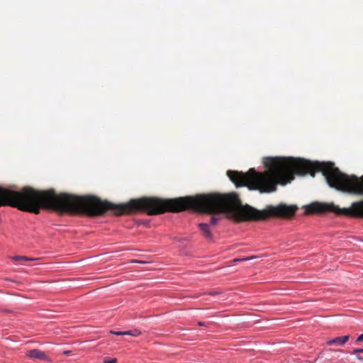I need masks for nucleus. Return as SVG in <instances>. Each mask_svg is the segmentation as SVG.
<instances>
[{
    "instance_id": "1",
    "label": "nucleus",
    "mask_w": 363,
    "mask_h": 363,
    "mask_svg": "<svg viewBox=\"0 0 363 363\" xmlns=\"http://www.w3.org/2000/svg\"><path fill=\"white\" fill-rule=\"evenodd\" d=\"M263 164L268 169L263 172L252 168L246 173L228 170L227 175L236 186L271 193L277 190L278 184L285 185L294 180L295 174L315 177L316 172H320L330 187L342 193L363 196V176L342 173L332 162L311 163L293 157H267L263 159Z\"/></svg>"
},
{
    "instance_id": "2",
    "label": "nucleus",
    "mask_w": 363,
    "mask_h": 363,
    "mask_svg": "<svg viewBox=\"0 0 363 363\" xmlns=\"http://www.w3.org/2000/svg\"><path fill=\"white\" fill-rule=\"evenodd\" d=\"M6 206L35 214L40 213L42 208L74 214V194H57L52 189L39 191L30 186L15 191L0 186V207Z\"/></svg>"
},
{
    "instance_id": "3",
    "label": "nucleus",
    "mask_w": 363,
    "mask_h": 363,
    "mask_svg": "<svg viewBox=\"0 0 363 363\" xmlns=\"http://www.w3.org/2000/svg\"><path fill=\"white\" fill-rule=\"evenodd\" d=\"M345 216L363 218V200L353 202L350 208H345Z\"/></svg>"
},
{
    "instance_id": "4",
    "label": "nucleus",
    "mask_w": 363,
    "mask_h": 363,
    "mask_svg": "<svg viewBox=\"0 0 363 363\" xmlns=\"http://www.w3.org/2000/svg\"><path fill=\"white\" fill-rule=\"evenodd\" d=\"M26 355L31 359L50 361V358L47 356V354L44 352H42L38 349L28 351Z\"/></svg>"
},
{
    "instance_id": "5",
    "label": "nucleus",
    "mask_w": 363,
    "mask_h": 363,
    "mask_svg": "<svg viewBox=\"0 0 363 363\" xmlns=\"http://www.w3.org/2000/svg\"><path fill=\"white\" fill-rule=\"evenodd\" d=\"M349 339H350V335L337 337L335 338H333L332 340L327 341L326 345H344L349 340Z\"/></svg>"
},
{
    "instance_id": "6",
    "label": "nucleus",
    "mask_w": 363,
    "mask_h": 363,
    "mask_svg": "<svg viewBox=\"0 0 363 363\" xmlns=\"http://www.w3.org/2000/svg\"><path fill=\"white\" fill-rule=\"evenodd\" d=\"M199 227L206 239L212 240L213 236L208 224L201 223L199 224Z\"/></svg>"
},
{
    "instance_id": "7",
    "label": "nucleus",
    "mask_w": 363,
    "mask_h": 363,
    "mask_svg": "<svg viewBox=\"0 0 363 363\" xmlns=\"http://www.w3.org/2000/svg\"><path fill=\"white\" fill-rule=\"evenodd\" d=\"M141 334V332L139 330H127L125 331V335H131L133 337H138Z\"/></svg>"
},
{
    "instance_id": "8",
    "label": "nucleus",
    "mask_w": 363,
    "mask_h": 363,
    "mask_svg": "<svg viewBox=\"0 0 363 363\" xmlns=\"http://www.w3.org/2000/svg\"><path fill=\"white\" fill-rule=\"evenodd\" d=\"M12 259L16 261H31L35 259L33 258H29L25 256H16L12 257Z\"/></svg>"
},
{
    "instance_id": "9",
    "label": "nucleus",
    "mask_w": 363,
    "mask_h": 363,
    "mask_svg": "<svg viewBox=\"0 0 363 363\" xmlns=\"http://www.w3.org/2000/svg\"><path fill=\"white\" fill-rule=\"evenodd\" d=\"M220 219V216H213L211 218L210 223L211 225H216Z\"/></svg>"
},
{
    "instance_id": "10",
    "label": "nucleus",
    "mask_w": 363,
    "mask_h": 363,
    "mask_svg": "<svg viewBox=\"0 0 363 363\" xmlns=\"http://www.w3.org/2000/svg\"><path fill=\"white\" fill-rule=\"evenodd\" d=\"M110 333L116 335H125V331L122 332V331L111 330Z\"/></svg>"
},
{
    "instance_id": "11",
    "label": "nucleus",
    "mask_w": 363,
    "mask_h": 363,
    "mask_svg": "<svg viewBox=\"0 0 363 363\" xmlns=\"http://www.w3.org/2000/svg\"><path fill=\"white\" fill-rule=\"evenodd\" d=\"M256 258L255 256H251V257H245V258H243V259H241V260L244 261V260H250V259H255ZM238 261H240V259H234V262H238Z\"/></svg>"
},
{
    "instance_id": "12",
    "label": "nucleus",
    "mask_w": 363,
    "mask_h": 363,
    "mask_svg": "<svg viewBox=\"0 0 363 363\" xmlns=\"http://www.w3.org/2000/svg\"><path fill=\"white\" fill-rule=\"evenodd\" d=\"M116 359H105L104 363H116Z\"/></svg>"
},
{
    "instance_id": "13",
    "label": "nucleus",
    "mask_w": 363,
    "mask_h": 363,
    "mask_svg": "<svg viewBox=\"0 0 363 363\" xmlns=\"http://www.w3.org/2000/svg\"><path fill=\"white\" fill-rule=\"evenodd\" d=\"M363 342V333L358 336L356 340V342Z\"/></svg>"
},
{
    "instance_id": "14",
    "label": "nucleus",
    "mask_w": 363,
    "mask_h": 363,
    "mask_svg": "<svg viewBox=\"0 0 363 363\" xmlns=\"http://www.w3.org/2000/svg\"><path fill=\"white\" fill-rule=\"evenodd\" d=\"M352 353V354H358V353H361V352H360V348H359V349H357H357H354Z\"/></svg>"
},
{
    "instance_id": "15",
    "label": "nucleus",
    "mask_w": 363,
    "mask_h": 363,
    "mask_svg": "<svg viewBox=\"0 0 363 363\" xmlns=\"http://www.w3.org/2000/svg\"><path fill=\"white\" fill-rule=\"evenodd\" d=\"M198 325H200V326H203V325H205V323L203 322L199 321L198 323Z\"/></svg>"
},
{
    "instance_id": "16",
    "label": "nucleus",
    "mask_w": 363,
    "mask_h": 363,
    "mask_svg": "<svg viewBox=\"0 0 363 363\" xmlns=\"http://www.w3.org/2000/svg\"><path fill=\"white\" fill-rule=\"evenodd\" d=\"M357 359L358 360H360V361H362V360H363V357H361V356H359V355H357Z\"/></svg>"
},
{
    "instance_id": "17",
    "label": "nucleus",
    "mask_w": 363,
    "mask_h": 363,
    "mask_svg": "<svg viewBox=\"0 0 363 363\" xmlns=\"http://www.w3.org/2000/svg\"><path fill=\"white\" fill-rule=\"evenodd\" d=\"M216 294H217L216 292H211V293H209L210 295H215Z\"/></svg>"
},
{
    "instance_id": "18",
    "label": "nucleus",
    "mask_w": 363,
    "mask_h": 363,
    "mask_svg": "<svg viewBox=\"0 0 363 363\" xmlns=\"http://www.w3.org/2000/svg\"><path fill=\"white\" fill-rule=\"evenodd\" d=\"M131 262L132 263H134V262H140L139 261H137V260H131Z\"/></svg>"
},
{
    "instance_id": "19",
    "label": "nucleus",
    "mask_w": 363,
    "mask_h": 363,
    "mask_svg": "<svg viewBox=\"0 0 363 363\" xmlns=\"http://www.w3.org/2000/svg\"><path fill=\"white\" fill-rule=\"evenodd\" d=\"M64 353H65V354H69V351H65V352H64Z\"/></svg>"
},
{
    "instance_id": "20",
    "label": "nucleus",
    "mask_w": 363,
    "mask_h": 363,
    "mask_svg": "<svg viewBox=\"0 0 363 363\" xmlns=\"http://www.w3.org/2000/svg\"><path fill=\"white\" fill-rule=\"evenodd\" d=\"M361 353H363V348H360Z\"/></svg>"
}]
</instances>
